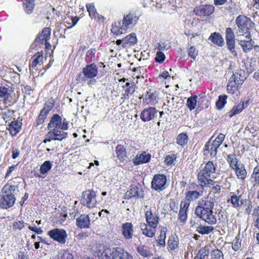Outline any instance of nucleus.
Instances as JSON below:
<instances>
[{"label":"nucleus","mask_w":259,"mask_h":259,"mask_svg":"<svg viewBox=\"0 0 259 259\" xmlns=\"http://www.w3.org/2000/svg\"><path fill=\"white\" fill-rule=\"evenodd\" d=\"M87 10L89 13L90 16L92 18H96L98 15L96 12V8L93 4H87L86 5Z\"/></svg>","instance_id":"603ef678"},{"label":"nucleus","mask_w":259,"mask_h":259,"mask_svg":"<svg viewBox=\"0 0 259 259\" xmlns=\"http://www.w3.org/2000/svg\"><path fill=\"white\" fill-rule=\"evenodd\" d=\"M226 45L227 49L229 50L230 53L234 56L237 57V52L235 50V39H227Z\"/></svg>","instance_id":"4c0bfd02"},{"label":"nucleus","mask_w":259,"mask_h":259,"mask_svg":"<svg viewBox=\"0 0 259 259\" xmlns=\"http://www.w3.org/2000/svg\"><path fill=\"white\" fill-rule=\"evenodd\" d=\"M21 123L17 120H14L9 125L8 130L12 136H16L20 131Z\"/></svg>","instance_id":"2f4dec72"},{"label":"nucleus","mask_w":259,"mask_h":259,"mask_svg":"<svg viewBox=\"0 0 259 259\" xmlns=\"http://www.w3.org/2000/svg\"><path fill=\"white\" fill-rule=\"evenodd\" d=\"M188 142V137L186 134L181 133L178 135L177 138V143L180 146L186 145Z\"/></svg>","instance_id":"a18cd8bd"},{"label":"nucleus","mask_w":259,"mask_h":259,"mask_svg":"<svg viewBox=\"0 0 259 259\" xmlns=\"http://www.w3.org/2000/svg\"><path fill=\"white\" fill-rule=\"evenodd\" d=\"M98 72V68L95 64L88 65L82 69V74H79L77 80L83 81L87 78H93L97 75Z\"/></svg>","instance_id":"423d86ee"},{"label":"nucleus","mask_w":259,"mask_h":259,"mask_svg":"<svg viewBox=\"0 0 259 259\" xmlns=\"http://www.w3.org/2000/svg\"><path fill=\"white\" fill-rule=\"evenodd\" d=\"M158 111L155 107L145 108L140 114V118L143 121L153 120L157 117Z\"/></svg>","instance_id":"9b49d317"},{"label":"nucleus","mask_w":259,"mask_h":259,"mask_svg":"<svg viewBox=\"0 0 259 259\" xmlns=\"http://www.w3.org/2000/svg\"><path fill=\"white\" fill-rule=\"evenodd\" d=\"M141 228L142 230L143 234L148 237H153L156 233V228L150 226L148 224L141 225Z\"/></svg>","instance_id":"cd10ccee"},{"label":"nucleus","mask_w":259,"mask_h":259,"mask_svg":"<svg viewBox=\"0 0 259 259\" xmlns=\"http://www.w3.org/2000/svg\"><path fill=\"white\" fill-rule=\"evenodd\" d=\"M90 222L89 215L83 214L76 219V225L80 229L89 228L91 225Z\"/></svg>","instance_id":"aec40b11"},{"label":"nucleus","mask_w":259,"mask_h":259,"mask_svg":"<svg viewBox=\"0 0 259 259\" xmlns=\"http://www.w3.org/2000/svg\"><path fill=\"white\" fill-rule=\"evenodd\" d=\"M123 48L130 47L137 42V38L135 33H132L122 39Z\"/></svg>","instance_id":"c85d7f7f"},{"label":"nucleus","mask_w":259,"mask_h":259,"mask_svg":"<svg viewBox=\"0 0 259 259\" xmlns=\"http://www.w3.org/2000/svg\"><path fill=\"white\" fill-rule=\"evenodd\" d=\"M32 61L30 64L29 67L31 68H34L38 65H40L42 62L43 53L42 52L36 53L32 57Z\"/></svg>","instance_id":"c756f323"},{"label":"nucleus","mask_w":259,"mask_h":259,"mask_svg":"<svg viewBox=\"0 0 259 259\" xmlns=\"http://www.w3.org/2000/svg\"><path fill=\"white\" fill-rule=\"evenodd\" d=\"M252 215L254 217V225L259 229V207L253 210Z\"/></svg>","instance_id":"13d9d810"},{"label":"nucleus","mask_w":259,"mask_h":259,"mask_svg":"<svg viewBox=\"0 0 259 259\" xmlns=\"http://www.w3.org/2000/svg\"><path fill=\"white\" fill-rule=\"evenodd\" d=\"M214 228L212 226L199 225L196 228V231L202 235L208 234L212 232Z\"/></svg>","instance_id":"c9c22d12"},{"label":"nucleus","mask_w":259,"mask_h":259,"mask_svg":"<svg viewBox=\"0 0 259 259\" xmlns=\"http://www.w3.org/2000/svg\"><path fill=\"white\" fill-rule=\"evenodd\" d=\"M228 201L230 202L232 206L236 208L240 207L242 205L240 196H237L235 194L232 195Z\"/></svg>","instance_id":"e433bc0d"},{"label":"nucleus","mask_w":259,"mask_h":259,"mask_svg":"<svg viewBox=\"0 0 259 259\" xmlns=\"http://www.w3.org/2000/svg\"><path fill=\"white\" fill-rule=\"evenodd\" d=\"M214 11V7L211 5H204L195 8L194 10L195 14L201 17L209 16Z\"/></svg>","instance_id":"4468645a"},{"label":"nucleus","mask_w":259,"mask_h":259,"mask_svg":"<svg viewBox=\"0 0 259 259\" xmlns=\"http://www.w3.org/2000/svg\"><path fill=\"white\" fill-rule=\"evenodd\" d=\"M211 256L212 259H224V255L219 249H214L212 251Z\"/></svg>","instance_id":"052dcab7"},{"label":"nucleus","mask_w":259,"mask_h":259,"mask_svg":"<svg viewBox=\"0 0 259 259\" xmlns=\"http://www.w3.org/2000/svg\"><path fill=\"white\" fill-rule=\"evenodd\" d=\"M166 178L163 175H155L151 182L152 188L156 191H161L165 189Z\"/></svg>","instance_id":"f8f14e48"},{"label":"nucleus","mask_w":259,"mask_h":259,"mask_svg":"<svg viewBox=\"0 0 259 259\" xmlns=\"http://www.w3.org/2000/svg\"><path fill=\"white\" fill-rule=\"evenodd\" d=\"M165 58V55L162 52L160 51L157 52L156 56L155 57V60L157 62L160 63H162L164 61Z\"/></svg>","instance_id":"774afa93"},{"label":"nucleus","mask_w":259,"mask_h":259,"mask_svg":"<svg viewBox=\"0 0 259 259\" xmlns=\"http://www.w3.org/2000/svg\"><path fill=\"white\" fill-rule=\"evenodd\" d=\"M68 127V122L66 120L64 119L62 120L61 116L57 114L53 115L48 125L49 129L59 128L62 130H66Z\"/></svg>","instance_id":"0eeeda50"},{"label":"nucleus","mask_w":259,"mask_h":259,"mask_svg":"<svg viewBox=\"0 0 259 259\" xmlns=\"http://www.w3.org/2000/svg\"><path fill=\"white\" fill-rule=\"evenodd\" d=\"M112 259H133V256L120 247H113Z\"/></svg>","instance_id":"f3484780"},{"label":"nucleus","mask_w":259,"mask_h":259,"mask_svg":"<svg viewBox=\"0 0 259 259\" xmlns=\"http://www.w3.org/2000/svg\"><path fill=\"white\" fill-rule=\"evenodd\" d=\"M225 137V135L221 133L212 142L220 147L224 140Z\"/></svg>","instance_id":"338daca9"},{"label":"nucleus","mask_w":259,"mask_h":259,"mask_svg":"<svg viewBox=\"0 0 259 259\" xmlns=\"http://www.w3.org/2000/svg\"><path fill=\"white\" fill-rule=\"evenodd\" d=\"M250 181L254 183L253 186L259 185V166L254 168L253 172L251 176Z\"/></svg>","instance_id":"a19ab883"},{"label":"nucleus","mask_w":259,"mask_h":259,"mask_svg":"<svg viewBox=\"0 0 259 259\" xmlns=\"http://www.w3.org/2000/svg\"><path fill=\"white\" fill-rule=\"evenodd\" d=\"M236 40L238 42L239 45L240 46L243 52L246 53L249 52L253 48H254V41L251 38V35L249 36H241V37H236Z\"/></svg>","instance_id":"9d476101"},{"label":"nucleus","mask_w":259,"mask_h":259,"mask_svg":"<svg viewBox=\"0 0 259 259\" xmlns=\"http://www.w3.org/2000/svg\"><path fill=\"white\" fill-rule=\"evenodd\" d=\"M179 241L178 237H170L168 240V245L171 250H174L178 246Z\"/></svg>","instance_id":"09e8293b"},{"label":"nucleus","mask_w":259,"mask_h":259,"mask_svg":"<svg viewBox=\"0 0 259 259\" xmlns=\"http://www.w3.org/2000/svg\"><path fill=\"white\" fill-rule=\"evenodd\" d=\"M9 96L8 89L6 87H0V98H4V100H6V99L9 98Z\"/></svg>","instance_id":"69168bd1"},{"label":"nucleus","mask_w":259,"mask_h":259,"mask_svg":"<svg viewBox=\"0 0 259 259\" xmlns=\"http://www.w3.org/2000/svg\"><path fill=\"white\" fill-rule=\"evenodd\" d=\"M133 226L131 223H126L122 226V233L126 239L132 238L133 236Z\"/></svg>","instance_id":"393cba45"},{"label":"nucleus","mask_w":259,"mask_h":259,"mask_svg":"<svg viewBox=\"0 0 259 259\" xmlns=\"http://www.w3.org/2000/svg\"><path fill=\"white\" fill-rule=\"evenodd\" d=\"M235 23L238 27L236 32V37L250 35V30L253 27L254 23L250 18L243 15H239L236 18Z\"/></svg>","instance_id":"20e7f679"},{"label":"nucleus","mask_w":259,"mask_h":259,"mask_svg":"<svg viewBox=\"0 0 259 259\" xmlns=\"http://www.w3.org/2000/svg\"><path fill=\"white\" fill-rule=\"evenodd\" d=\"M244 107L245 103L244 102L235 106L230 112V117H232L233 116L241 112Z\"/></svg>","instance_id":"79ce46f5"},{"label":"nucleus","mask_w":259,"mask_h":259,"mask_svg":"<svg viewBox=\"0 0 259 259\" xmlns=\"http://www.w3.org/2000/svg\"><path fill=\"white\" fill-rule=\"evenodd\" d=\"M151 158V155L146 153V152H143L140 154H138L133 159V162L136 165H139L142 163L148 162Z\"/></svg>","instance_id":"5701e85b"},{"label":"nucleus","mask_w":259,"mask_h":259,"mask_svg":"<svg viewBox=\"0 0 259 259\" xmlns=\"http://www.w3.org/2000/svg\"><path fill=\"white\" fill-rule=\"evenodd\" d=\"M219 147L218 145L209 140L205 145L204 154L205 155L209 154L211 158L215 157Z\"/></svg>","instance_id":"a211bd4d"},{"label":"nucleus","mask_w":259,"mask_h":259,"mask_svg":"<svg viewBox=\"0 0 259 259\" xmlns=\"http://www.w3.org/2000/svg\"><path fill=\"white\" fill-rule=\"evenodd\" d=\"M134 83L126 82L124 84L122 85L124 90V93L122 94L125 99H128L129 97L132 95L135 92Z\"/></svg>","instance_id":"bb28decb"},{"label":"nucleus","mask_w":259,"mask_h":259,"mask_svg":"<svg viewBox=\"0 0 259 259\" xmlns=\"http://www.w3.org/2000/svg\"><path fill=\"white\" fill-rule=\"evenodd\" d=\"M96 193L93 190H88L82 193L81 202L84 206L91 208L95 206L97 200Z\"/></svg>","instance_id":"6e6552de"},{"label":"nucleus","mask_w":259,"mask_h":259,"mask_svg":"<svg viewBox=\"0 0 259 259\" xmlns=\"http://www.w3.org/2000/svg\"><path fill=\"white\" fill-rule=\"evenodd\" d=\"M139 19V16L134 11L124 14L121 22L122 29L127 30L133 28L137 24Z\"/></svg>","instance_id":"39448f33"},{"label":"nucleus","mask_w":259,"mask_h":259,"mask_svg":"<svg viewBox=\"0 0 259 259\" xmlns=\"http://www.w3.org/2000/svg\"><path fill=\"white\" fill-rule=\"evenodd\" d=\"M23 4L26 13H31L34 9V0H24Z\"/></svg>","instance_id":"58836bf2"},{"label":"nucleus","mask_w":259,"mask_h":259,"mask_svg":"<svg viewBox=\"0 0 259 259\" xmlns=\"http://www.w3.org/2000/svg\"><path fill=\"white\" fill-rule=\"evenodd\" d=\"M59 128H52L50 131V135L51 134L54 137H63L61 139H65L67 137V133L61 131Z\"/></svg>","instance_id":"c03bdc74"},{"label":"nucleus","mask_w":259,"mask_h":259,"mask_svg":"<svg viewBox=\"0 0 259 259\" xmlns=\"http://www.w3.org/2000/svg\"><path fill=\"white\" fill-rule=\"evenodd\" d=\"M138 253L144 257H149L152 255V252L145 246H139L137 248Z\"/></svg>","instance_id":"3c124183"},{"label":"nucleus","mask_w":259,"mask_h":259,"mask_svg":"<svg viewBox=\"0 0 259 259\" xmlns=\"http://www.w3.org/2000/svg\"><path fill=\"white\" fill-rule=\"evenodd\" d=\"M111 32L116 35L125 33L126 30L122 29V24L120 22H115L112 25Z\"/></svg>","instance_id":"f704fd0d"},{"label":"nucleus","mask_w":259,"mask_h":259,"mask_svg":"<svg viewBox=\"0 0 259 259\" xmlns=\"http://www.w3.org/2000/svg\"><path fill=\"white\" fill-rule=\"evenodd\" d=\"M26 224L23 221L17 220L13 223V228L14 230H21L24 228Z\"/></svg>","instance_id":"bf43d9fd"},{"label":"nucleus","mask_w":259,"mask_h":259,"mask_svg":"<svg viewBox=\"0 0 259 259\" xmlns=\"http://www.w3.org/2000/svg\"><path fill=\"white\" fill-rule=\"evenodd\" d=\"M57 259H73V256L68 251L62 250L58 253Z\"/></svg>","instance_id":"6e6d98bb"},{"label":"nucleus","mask_w":259,"mask_h":259,"mask_svg":"<svg viewBox=\"0 0 259 259\" xmlns=\"http://www.w3.org/2000/svg\"><path fill=\"white\" fill-rule=\"evenodd\" d=\"M143 195L144 194L142 190L136 186H132L131 189L126 192V196L129 198H131L132 197L139 198L143 197Z\"/></svg>","instance_id":"b1692460"},{"label":"nucleus","mask_w":259,"mask_h":259,"mask_svg":"<svg viewBox=\"0 0 259 259\" xmlns=\"http://www.w3.org/2000/svg\"><path fill=\"white\" fill-rule=\"evenodd\" d=\"M145 218L147 224L150 226L157 228L159 223V217L155 213H153L151 210L147 211L145 213Z\"/></svg>","instance_id":"412c9836"},{"label":"nucleus","mask_w":259,"mask_h":259,"mask_svg":"<svg viewBox=\"0 0 259 259\" xmlns=\"http://www.w3.org/2000/svg\"><path fill=\"white\" fill-rule=\"evenodd\" d=\"M214 205L212 199L208 197H203L198 201L194 213L208 224L215 225L217 223V220L212 211Z\"/></svg>","instance_id":"f257e3e1"},{"label":"nucleus","mask_w":259,"mask_h":259,"mask_svg":"<svg viewBox=\"0 0 259 259\" xmlns=\"http://www.w3.org/2000/svg\"><path fill=\"white\" fill-rule=\"evenodd\" d=\"M241 246V239L240 235L238 234L233 240L232 245V249L236 251H238Z\"/></svg>","instance_id":"8fccbe9b"},{"label":"nucleus","mask_w":259,"mask_h":259,"mask_svg":"<svg viewBox=\"0 0 259 259\" xmlns=\"http://www.w3.org/2000/svg\"><path fill=\"white\" fill-rule=\"evenodd\" d=\"M147 96L148 97H147L146 98V100H148V103H154L157 97H158V95L156 93H148L147 94Z\"/></svg>","instance_id":"0e129e2a"},{"label":"nucleus","mask_w":259,"mask_h":259,"mask_svg":"<svg viewBox=\"0 0 259 259\" xmlns=\"http://www.w3.org/2000/svg\"><path fill=\"white\" fill-rule=\"evenodd\" d=\"M216 168L212 161H209L198 173V180L199 185L202 187H209L213 185L214 174Z\"/></svg>","instance_id":"f03ea898"},{"label":"nucleus","mask_w":259,"mask_h":259,"mask_svg":"<svg viewBox=\"0 0 259 259\" xmlns=\"http://www.w3.org/2000/svg\"><path fill=\"white\" fill-rule=\"evenodd\" d=\"M16 186L14 185H5L2 189V194L0 198V207L3 209H8L15 203L16 198L15 192Z\"/></svg>","instance_id":"7ed1b4c3"},{"label":"nucleus","mask_w":259,"mask_h":259,"mask_svg":"<svg viewBox=\"0 0 259 259\" xmlns=\"http://www.w3.org/2000/svg\"><path fill=\"white\" fill-rule=\"evenodd\" d=\"M235 36L234 31L230 27L227 28L225 31V39H234Z\"/></svg>","instance_id":"e2e57ef3"},{"label":"nucleus","mask_w":259,"mask_h":259,"mask_svg":"<svg viewBox=\"0 0 259 259\" xmlns=\"http://www.w3.org/2000/svg\"><path fill=\"white\" fill-rule=\"evenodd\" d=\"M209 39L213 44L222 47L224 45V38L219 33L214 32L211 33L209 37Z\"/></svg>","instance_id":"473e14b6"},{"label":"nucleus","mask_w":259,"mask_h":259,"mask_svg":"<svg viewBox=\"0 0 259 259\" xmlns=\"http://www.w3.org/2000/svg\"><path fill=\"white\" fill-rule=\"evenodd\" d=\"M197 97L196 96H193L188 98L187 100V106L190 111L195 108L197 104Z\"/></svg>","instance_id":"de8ad7c7"},{"label":"nucleus","mask_w":259,"mask_h":259,"mask_svg":"<svg viewBox=\"0 0 259 259\" xmlns=\"http://www.w3.org/2000/svg\"><path fill=\"white\" fill-rule=\"evenodd\" d=\"M51 29L49 28H45L42 29L40 34H39L35 39V43L37 45L42 44L45 41H48L50 37Z\"/></svg>","instance_id":"4be33fe9"},{"label":"nucleus","mask_w":259,"mask_h":259,"mask_svg":"<svg viewBox=\"0 0 259 259\" xmlns=\"http://www.w3.org/2000/svg\"><path fill=\"white\" fill-rule=\"evenodd\" d=\"M237 178L239 179L244 180L247 176V171L243 164H238L234 169Z\"/></svg>","instance_id":"72a5a7b5"},{"label":"nucleus","mask_w":259,"mask_h":259,"mask_svg":"<svg viewBox=\"0 0 259 259\" xmlns=\"http://www.w3.org/2000/svg\"><path fill=\"white\" fill-rule=\"evenodd\" d=\"M53 107V104L51 103L45 104L44 108L40 111V113L36 120V123L37 125H39L44 122L45 119L47 117L48 113L52 109Z\"/></svg>","instance_id":"2eb2a0df"},{"label":"nucleus","mask_w":259,"mask_h":259,"mask_svg":"<svg viewBox=\"0 0 259 259\" xmlns=\"http://www.w3.org/2000/svg\"><path fill=\"white\" fill-rule=\"evenodd\" d=\"M208 249L206 247L202 248L199 250L194 259H204L206 256H208Z\"/></svg>","instance_id":"864d4df0"},{"label":"nucleus","mask_w":259,"mask_h":259,"mask_svg":"<svg viewBox=\"0 0 259 259\" xmlns=\"http://www.w3.org/2000/svg\"><path fill=\"white\" fill-rule=\"evenodd\" d=\"M203 191H197L196 190L188 191L185 194V200L182 202H187L190 205L191 201H193L203 195Z\"/></svg>","instance_id":"6ab92c4d"},{"label":"nucleus","mask_w":259,"mask_h":259,"mask_svg":"<svg viewBox=\"0 0 259 259\" xmlns=\"http://www.w3.org/2000/svg\"><path fill=\"white\" fill-rule=\"evenodd\" d=\"M189 207V203H187V202H182L181 201L178 215V220L181 223H185L186 222L188 218Z\"/></svg>","instance_id":"dca6fc26"},{"label":"nucleus","mask_w":259,"mask_h":259,"mask_svg":"<svg viewBox=\"0 0 259 259\" xmlns=\"http://www.w3.org/2000/svg\"><path fill=\"white\" fill-rule=\"evenodd\" d=\"M227 161L233 169H234L235 167H237L238 164H240L238 163L237 159L232 155H228Z\"/></svg>","instance_id":"4d7b16f0"},{"label":"nucleus","mask_w":259,"mask_h":259,"mask_svg":"<svg viewBox=\"0 0 259 259\" xmlns=\"http://www.w3.org/2000/svg\"><path fill=\"white\" fill-rule=\"evenodd\" d=\"M97 255L100 259H112L113 248L105 247L102 244H99L96 248Z\"/></svg>","instance_id":"ddd939ff"},{"label":"nucleus","mask_w":259,"mask_h":259,"mask_svg":"<svg viewBox=\"0 0 259 259\" xmlns=\"http://www.w3.org/2000/svg\"><path fill=\"white\" fill-rule=\"evenodd\" d=\"M167 229L165 227H162L161 229L160 234L157 240V242L159 245L164 246L165 244L166 232Z\"/></svg>","instance_id":"49530a36"},{"label":"nucleus","mask_w":259,"mask_h":259,"mask_svg":"<svg viewBox=\"0 0 259 259\" xmlns=\"http://www.w3.org/2000/svg\"><path fill=\"white\" fill-rule=\"evenodd\" d=\"M115 151L117 157L120 162H124L126 160V149L123 145H118L116 147Z\"/></svg>","instance_id":"7c9ffc66"},{"label":"nucleus","mask_w":259,"mask_h":259,"mask_svg":"<svg viewBox=\"0 0 259 259\" xmlns=\"http://www.w3.org/2000/svg\"><path fill=\"white\" fill-rule=\"evenodd\" d=\"M188 56L193 60H195L198 55V50L194 47H191L188 50Z\"/></svg>","instance_id":"680f3d73"},{"label":"nucleus","mask_w":259,"mask_h":259,"mask_svg":"<svg viewBox=\"0 0 259 259\" xmlns=\"http://www.w3.org/2000/svg\"><path fill=\"white\" fill-rule=\"evenodd\" d=\"M53 164L49 160L45 161L40 166V172L41 174L46 175L52 168Z\"/></svg>","instance_id":"ea45409f"},{"label":"nucleus","mask_w":259,"mask_h":259,"mask_svg":"<svg viewBox=\"0 0 259 259\" xmlns=\"http://www.w3.org/2000/svg\"><path fill=\"white\" fill-rule=\"evenodd\" d=\"M240 86H238L236 83L233 82L232 80H229L227 84V91L228 93L232 95L234 98H237L240 95L239 88Z\"/></svg>","instance_id":"a878e982"},{"label":"nucleus","mask_w":259,"mask_h":259,"mask_svg":"<svg viewBox=\"0 0 259 259\" xmlns=\"http://www.w3.org/2000/svg\"><path fill=\"white\" fill-rule=\"evenodd\" d=\"M227 99V95H221L219 97V100L216 103V106L218 109H222L225 104L226 103V100Z\"/></svg>","instance_id":"5fc2aeb1"},{"label":"nucleus","mask_w":259,"mask_h":259,"mask_svg":"<svg viewBox=\"0 0 259 259\" xmlns=\"http://www.w3.org/2000/svg\"><path fill=\"white\" fill-rule=\"evenodd\" d=\"M245 78L241 75L240 74L236 73L233 74L229 80H232L233 82L236 83L238 86H240L244 82Z\"/></svg>","instance_id":"37998d69"},{"label":"nucleus","mask_w":259,"mask_h":259,"mask_svg":"<svg viewBox=\"0 0 259 259\" xmlns=\"http://www.w3.org/2000/svg\"><path fill=\"white\" fill-rule=\"evenodd\" d=\"M48 234L50 238L61 244H64L67 237L65 230L62 229H54L50 230Z\"/></svg>","instance_id":"1a4fd4ad"}]
</instances>
